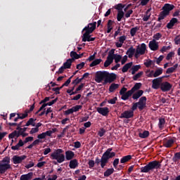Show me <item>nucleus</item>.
Wrapping results in <instances>:
<instances>
[{"label":"nucleus","instance_id":"1","mask_svg":"<svg viewBox=\"0 0 180 180\" xmlns=\"http://www.w3.org/2000/svg\"><path fill=\"white\" fill-rule=\"evenodd\" d=\"M63 149L55 150L52 153H51V160H55L58 162V164L64 162L65 161V155L63 154Z\"/></svg>","mask_w":180,"mask_h":180},{"label":"nucleus","instance_id":"2","mask_svg":"<svg viewBox=\"0 0 180 180\" xmlns=\"http://www.w3.org/2000/svg\"><path fill=\"white\" fill-rule=\"evenodd\" d=\"M8 169H12L11 159L8 157H5L0 161V174H5Z\"/></svg>","mask_w":180,"mask_h":180},{"label":"nucleus","instance_id":"3","mask_svg":"<svg viewBox=\"0 0 180 180\" xmlns=\"http://www.w3.org/2000/svg\"><path fill=\"white\" fill-rule=\"evenodd\" d=\"M160 168V162L153 161L149 162L147 165L141 168V172L147 173L151 169H158Z\"/></svg>","mask_w":180,"mask_h":180},{"label":"nucleus","instance_id":"4","mask_svg":"<svg viewBox=\"0 0 180 180\" xmlns=\"http://www.w3.org/2000/svg\"><path fill=\"white\" fill-rule=\"evenodd\" d=\"M174 9V6L171 4H166L163 7V11L159 15L158 20H162V19H165L168 15H169V12Z\"/></svg>","mask_w":180,"mask_h":180},{"label":"nucleus","instance_id":"5","mask_svg":"<svg viewBox=\"0 0 180 180\" xmlns=\"http://www.w3.org/2000/svg\"><path fill=\"white\" fill-rule=\"evenodd\" d=\"M146 50L147 46L146 44H141V45L138 46L135 52L136 58H139L140 56H143V54H146Z\"/></svg>","mask_w":180,"mask_h":180},{"label":"nucleus","instance_id":"6","mask_svg":"<svg viewBox=\"0 0 180 180\" xmlns=\"http://www.w3.org/2000/svg\"><path fill=\"white\" fill-rule=\"evenodd\" d=\"M106 71H98L96 73L95 81L101 84L103 79H105Z\"/></svg>","mask_w":180,"mask_h":180},{"label":"nucleus","instance_id":"7","mask_svg":"<svg viewBox=\"0 0 180 180\" xmlns=\"http://www.w3.org/2000/svg\"><path fill=\"white\" fill-rule=\"evenodd\" d=\"M162 84V77L154 79L152 81V88L153 89H158L160 86L161 87Z\"/></svg>","mask_w":180,"mask_h":180},{"label":"nucleus","instance_id":"8","mask_svg":"<svg viewBox=\"0 0 180 180\" xmlns=\"http://www.w3.org/2000/svg\"><path fill=\"white\" fill-rule=\"evenodd\" d=\"M116 79V75L111 73L110 74L108 72H105V82H113Z\"/></svg>","mask_w":180,"mask_h":180},{"label":"nucleus","instance_id":"9","mask_svg":"<svg viewBox=\"0 0 180 180\" xmlns=\"http://www.w3.org/2000/svg\"><path fill=\"white\" fill-rule=\"evenodd\" d=\"M24 160H26V155H21V156L14 155L13 157V164H20V162H22V161H23Z\"/></svg>","mask_w":180,"mask_h":180},{"label":"nucleus","instance_id":"10","mask_svg":"<svg viewBox=\"0 0 180 180\" xmlns=\"http://www.w3.org/2000/svg\"><path fill=\"white\" fill-rule=\"evenodd\" d=\"M147 102V98L146 96H143L139 99V101L138 102V108L141 110H143L144 109V107L146 106V103Z\"/></svg>","mask_w":180,"mask_h":180},{"label":"nucleus","instance_id":"11","mask_svg":"<svg viewBox=\"0 0 180 180\" xmlns=\"http://www.w3.org/2000/svg\"><path fill=\"white\" fill-rule=\"evenodd\" d=\"M91 33L88 31H86V32L83 34L82 37V41H94L95 40V38H91Z\"/></svg>","mask_w":180,"mask_h":180},{"label":"nucleus","instance_id":"12","mask_svg":"<svg viewBox=\"0 0 180 180\" xmlns=\"http://www.w3.org/2000/svg\"><path fill=\"white\" fill-rule=\"evenodd\" d=\"M149 48L152 51H157V49H158V42L155 41V39H153L149 42Z\"/></svg>","mask_w":180,"mask_h":180},{"label":"nucleus","instance_id":"13","mask_svg":"<svg viewBox=\"0 0 180 180\" xmlns=\"http://www.w3.org/2000/svg\"><path fill=\"white\" fill-rule=\"evenodd\" d=\"M96 22H94V23H89L87 27H85L83 30H86L87 32H89V33H92V32H94V30L96 29Z\"/></svg>","mask_w":180,"mask_h":180},{"label":"nucleus","instance_id":"14","mask_svg":"<svg viewBox=\"0 0 180 180\" xmlns=\"http://www.w3.org/2000/svg\"><path fill=\"white\" fill-rule=\"evenodd\" d=\"M126 39H127V37L124 35L120 37L118 39V41L115 42L116 47H117L118 49L122 47V46H123V43L126 41Z\"/></svg>","mask_w":180,"mask_h":180},{"label":"nucleus","instance_id":"15","mask_svg":"<svg viewBox=\"0 0 180 180\" xmlns=\"http://www.w3.org/2000/svg\"><path fill=\"white\" fill-rule=\"evenodd\" d=\"M97 112L102 115L103 116H108L109 114V108L108 107L98 108H97Z\"/></svg>","mask_w":180,"mask_h":180},{"label":"nucleus","instance_id":"16","mask_svg":"<svg viewBox=\"0 0 180 180\" xmlns=\"http://www.w3.org/2000/svg\"><path fill=\"white\" fill-rule=\"evenodd\" d=\"M113 63V53H109L104 63V67H108Z\"/></svg>","mask_w":180,"mask_h":180},{"label":"nucleus","instance_id":"17","mask_svg":"<svg viewBox=\"0 0 180 180\" xmlns=\"http://www.w3.org/2000/svg\"><path fill=\"white\" fill-rule=\"evenodd\" d=\"M56 102H57V98H55L54 100H53L51 102H49L47 103H44L40 107L39 110L36 112V115H37V113H39V112H41V110H43V109H44V108H46V106H51L52 105H54V103H56Z\"/></svg>","mask_w":180,"mask_h":180},{"label":"nucleus","instance_id":"18","mask_svg":"<svg viewBox=\"0 0 180 180\" xmlns=\"http://www.w3.org/2000/svg\"><path fill=\"white\" fill-rule=\"evenodd\" d=\"M103 155H105L107 160H109V158H113V157L116 155V153H115V152H112V148H108Z\"/></svg>","mask_w":180,"mask_h":180},{"label":"nucleus","instance_id":"19","mask_svg":"<svg viewBox=\"0 0 180 180\" xmlns=\"http://www.w3.org/2000/svg\"><path fill=\"white\" fill-rule=\"evenodd\" d=\"M132 116H133V111L127 110L121 114L120 118L123 119L124 117V119H130V117H132Z\"/></svg>","mask_w":180,"mask_h":180},{"label":"nucleus","instance_id":"20","mask_svg":"<svg viewBox=\"0 0 180 180\" xmlns=\"http://www.w3.org/2000/svg\"><path fill=\"white\" fill-rule=\"evenodd\" d=\"M171 84H169L168 82L162 83L160 86L162 91H163L164 92L169 91V89H171Z\"/></svg>","mask_w":180,"mask_h":180},{"label":"nucleus","instance_id":"21","mask_svg":"<svg viewBox=\"0 0 180 180\" xmlns=\"http://www.w3.org/2000/svg\"><path fill=\"white\" fill-rule=\"evenodd\" d=\"M75 156V153H74V152H72V150H67L65 152V158L68 161L72 160Z\"/></svg>","mask_w":180,"mask_h":180},{"label":"nucleus","instance_id":"22","mask_svg":"<svg viewBox=\"0 0 180 180\" xmlns=\"http://www.w3.org/2000/svg\"><path fill=\"white\" fill-rule=\"evenodd\" d=\"M141 68V65H136L131 67V70H129V72L131 73L132 75H134Z\"/></svg>","mask_w":180,"mask_h":180},{"label":"nucleus","instance_id":"23","mask_svg":"<svg viewBox=\"0 0 180 180\" xmlns=\"http://www.w3.org/2000/svg\"><path fill=\"white\" fill-rule=\"evenodd\" d=\"M23 146H25V142H23L22 139H20L15 146L11 147V150H19V148H20V147H23Z\"/></svg>","mask_w":180,"mask_h":180},{"label":"nucleus","instance_id":"24","mask_svg":"<svg viewBox=\"0 0 180 180\" xmlns=\"http://www.w3.org/2000/svg\"><path fill=\"white\" fill-rule=\"evenodd\" d=\"M108 160H109L108 159V158H106V155H103V156L101 157V168H105V166L106 165V164H108Z\"/></svg>","mask_w":180,"mask_h":180},{"label":"nucleus","instance_id":"25","mask_svg":"<svg viewBox=\"0 0 180 180\" xmlns=\"http://www.w3.org/2000/svg\"><path fill=\"white\" fill-rule=\"evenodd\" d=\"M178 22V19L173 18L170 22L169 23H167V29H172V27H174V25H175V23Z\"/></svg>","mask_w":180,"mask_h":180},{"label":"nucleus","instance_id":"26","mask_svg":"<svg viewBox=\"0 0 180 180\" xmlns=\"http://www.w3.org/2000/svg\"><path fill=\"white\" fill-rule=\"evenodd\" d=\"M32 176H33V173L30 172L27 174L21 175L20 180H30V179H32Z\"/></svg>","mask_w":180,"mask_h":180},{"label":"nucleus","instance_id":"27","mask_svg":"<svg viewBox=\"0 0 180 180\" xmlns=\"http://www.w3.org/2000/svg\"><path fill=\"white\" fill-rule=\"evenodd\" d=\"M69 166L72 169H75V168L78 167V160H77V159L70 160Z\"/></svg>","mask_w":180,"mask_h":180},{"label":"nucleus","instance_id":"28","mask_svg":"<svg viewBox=\"0 0 180 180\" xmlns=\"http://www.w3.org/2000/svg\"><path fill=\"white\" fill-rule=\"evenodd\" d=\"M82 56H83V54L79 55L75 51L70 52V57H72V60H73V61L75 60H78V58H81L82 57Z\"/></svg>","mask_w":180,"mask_h":180},{"label":"nucleus","instance_id":"29","mask_svg":"<svg viewBox=\"0 0 180 180\" xmlns=\"http://www.w3.org/2000/svg\"><path fill=\"white\" fill-rule=\"evenodd\" d=\"M174 143H175V140L170 139L164 143V146L166 147V148H169V147H172Z\"/></svg>","mask_w":180,"mask_h":180},{"label":"nucleus","instance_id":"30","mask_svg":"<svg viewBox=\"0 0 180 180\" xmlns=\"http://www.w3.org/2000/svg\"><path fill=\"white\" fill-rule=\"evenodd\" d=\"M135 53H136V49H134V48L133 47H131L127 51V56H128L129 58H131V57L134 56Z\"/></svg>","mask_w":180,"mask_h":180},{"label":"nucleus","instance_id":"31","mask_svg":"<svg viewBox=\"0 0 180 180\" xmlns=\"http://www.w3.org/2000/svg\"><path fill=\"white\" fill-rule=\"evenodd\" d=\"M132 65H133V63L132 62H130V63H128L125 64L123 66L122 69V72H127L129 69L131 68Z\"/></svg>","mask_w":180,"mask_h":180},{"label":"nucleus","instance_id":"32","mask_svg":"<svg viewBox=\"0 0 180 180\" xmlns=\"http://www.w3.org/2000/svg\"><path fill=\"white\" fill-rule=\"evenodd\" d=\"M139 30H140V27H134L133 28L131 29L130 30V34L132 37H134V36H136V33H137V32H139Z\"/></svg>","mask_w":180,"mask_h":180},{"label":"nucleus","instance_id":"33","mask_svg":"<svg viewBox=\"0 0 180 180\" xmlns=\"http://www.w3.org/2000/svg\"><path fill=\"white\" fill-rule=\"evenodd\" d=\"M178 68V63L175 64L173 67L167 69V74H172Z\"/></svg>","mask_w":180,"mask_h":180},{"label":"nucleus","instance_id":"34","mask_svg":"<svg viewBox=\"0 0 180 180\" xmlns=\"http://www.w3.org/2000/svg\"><path fill=\"white\" fill-rule=\"evenodd\" d=\"M114 172H115V169H113V168L108 169L104 172V176H105V177L110 176V175H112V174H113Z\"/></svg>","mask_w":180,"mask_h":180},{"label":"nucleus","instance_id":"35","mask_svg":"<svg viewBox=\"0 0 180 180\" xmlns=\"http://www.w3.org/2000/svg\"><path fill=\"white\" fill-rule=\"evenodd\" d=\"M143 94H144V91H143V90H139L136 93L134 94L132 98L133 99H139V98H140Z\"/></svg>","mask_w":180,"mask_h":180},{"label":"nucleus","instance_id":"36","mask_svg":"<svg viewBox=\"0 0 180 180\" xmlns=\"http://www.w3.org/2000/svg\"><path fill=\"white\" fill-rule=\"evenodd\" d=\"M130 160H131V155H128L127 156L123 157L120 160V162H121V164H124V162H127V161H130Z\"/></svg>","mask_w":180,"mask_h":180},{"label":"nucleus","instance_id":"37","mask_svg":"<svg viewBox=\"0 0 180 180\" xmlns=\"http://www.w3.org/2000/svg\"><path fill=\"white\" fill-rule=\"evenodd\" d=\"M72 61H74V59H68L67 61L63 64V66L67 68H71V64H72Z\"/></svg>","mask_w":180,"mask_h":180},{"label":"nucleus","instance_id":"38","mask_svg":"<svg viewBox=\"0 0 180 180\" xmlns=\"http://www.w3.org/2000/svg\"><path fill=\"white\" fill-rule=\"evenodd\" d=\"M117 88H119V84L112 83L109 87V91L110 92H114L115 89H117Z\"/></svg>","mask_w":180,"mask_h":180},{"label":"nucleus","instance_id":"39","mask_svg":"<svg viewBox=\"0 0 180 180\" xmlns=\"http://www.w3.org/2000/svg\"><path fill=\"white\" fill-rule=\"evenodd\" d=\"M113 25V22L112 21V20H108V30H107V33H110V32H112V29H113V27L112 26Z\"/></svg>","mask_w":180,"mask_h":180},{"label":"nucleus","instance_id":"40","mask_svg":"<svg viewBox=\"0 0 180 180\" xmlns=\"http://www.w3.org/2000/svg\"><path fill=\"white\" fill-rule=\"evenodd\" d=\"M101 63H102V59H96L90 64V67H95V65H98Z\"/></svg>","mask_w":180,"mask_h":180},{"label":"nucleus","instance_id":"41","mask_svg":"<svg viewBox=\"0 0 180 180\" xmlns=\"http://www.w3.org/2000/svg\"><path fill=\"white\" fill-rule=\"evenodd\" d=\"M149 134L150 133L148 132V131H144L139 133V137H141V139H146V137H148Z\"/></svg>","mask_w":180,"mask_h":180},{"label":"nucleus","instance_id":"42","mask_svg":"<svg viewBox=\"0 0 180 180\" xmlns=\"http://www.w3.org/2000/svg\"><path fill=\"white\" fill-rule=\"evenodd\" d=\"M46 136L49 137V134H48L47 131L46 132H43V133L39 134L37 136V139H39V140H42L43 139H46Z\"/></svg>","mask_w":180,"mask_h":180},{"label":"nucleus","instance_id":"43","mask_svg":"<svg viewBox=\"0 0 180 180\" xmlns=\"http://www.w3.org/2000/svg\"><path fill=\"white\" fill-rule=\"evenodd\" d=\"M143 74H144V72L143 71H141L137 74H136L134 76H133L134 81H137L139 78H141V77L143 76Z\"/></svg>","mask_w":180,"mask_h":180},{"label":"nucleus","instance_id":"44","mask_svg":"<svg viewBox=\"0 0 180 180\" xmlns=\"http://www.w3.org/2000/svg\"><path fill=\"white\" fill-rule=\"evenodd\" d=\"M161 74H162V68L157 69L155 71H154L155 78H157V77H160Z\"/></svg>","mask_w":180,"mask_h":180},{"label":"nucleus","instance_id":"45","mask_svg":"<svg viewBox=\"0 0 180 180\" xmlns=\"http://www.w3.org/2000/svg\"><path fill=\"white\" fill-rule=\"evenodd\" d=\"M146 76L148 78H155V75H154V70H147L146 71Z\"/></svg>","mask_w":180,"mask_h":180},{"label":"nucleus","instance_id":"46","mask_svg":"<svg viewBox=\"0 0 180 180\" xmlns=\"http://www.w3.org/2000/svg\"><path fill=\"white\" fill-rule=\"evenodd\" d=\"M36 121V120L33 119V118H30L26 123L25 126H33V127H34L35 124L34 122Z\"/></svg>","mask_w":180,"mask_h":180},{"label":"nucleus","instance_id":"47","mask_svg":"<svg viewBox=\"0 0 180 180\" xmlns=\"http://www.w3.org/2000/svg\"><path fill=\"white\" fill-rule=\"evenodd\" d=\"M164 124H165V119H164V118L159 119L158 127L160 129H162V127H164Z\"/></svg>","mask_w":180,"mask_h":180},{"label":"nucleus","instance_id":"48","mask_svg":"<svg viewBox=\"0 0 180 180\" xmlns=\"http://www.w3.org/2000/svg\"><path fill=\"white\" fill-rule=\"evenodd\" d=\"M113 60H115V63H119L121 60H122V56L120 55H117V54H115V55H113Z\"/></svg>","mask_w":180,"mask_h":180},{"label":"nucleus","instance_id":"49","mask_svg":"<svg viewBox=\"0 0 180 180\" xmlns=\"http://www.w3.org/2000/svg\"><path fill=\"white\" fill-rule=\"evenodd\" d=\"M124 16V13L123 11H118L117 19L118 22H120L122 20V18Z\"/></svg>","mask_w":180,"mask_h":180},{"label":"nucleus","instance_id":"50","mask_svg":"<svg viewBox=\"0 0 180 180\" xmlns=\"http://www.w3.org/2000/svg\"><path fill=\"white\" fill-rule=\"evenodd\" d=\"M144 65H146V67H147V68L151 67V65H153V60H151L150 59L145 60Z\"/></svg>","mask_w":180,"mask_h":180},{"label":"nucleus","instance_id":"51","mask_svg":"<svg viewBox=\"0 0 180 180\" xmlns=\"http://www.w3.org/2000/svg\"><path fill=\"white\" fill-rule=\"evenodd\" d=\"M140 88H141V83H136L131 89L135 92V91H138Z\"/></svg>","mask_w":180,"mask_h":180},{"label":"nucleus","instance_id":"52","mask_svg":"<svg viewBox=\"0 0 180 180\" xmlns=\"http://www.w3.org/2000/svg\"><path fill=\"white\" fill-rule=\"evenodd\" d=\"M179 160H180V152H178L174 154V156L173 158V161H174V162H176V161Z\"/></svg>","mask_w":180,"mask_h":180},{"label":"nucleus","instance_id":"53","mask_svg":"<svg viewBox=\"0 0 180 180\" xmlns=\"http://www.w3.org/2000/svg\"><path fill=\"white\" fill-rule=\"evenodd\" d=\"M56 131H57V128H53L51 130L46 131V132L48 133L49 137H51V134H53V133H56Z\"/></svg>","mask_w":180,"mask_h":180},{"label":"nucleus","instance_id":"54","mask_svg":"<svg viewBox=\"0 0 180 180\" xmlns=\"http://www.w3.org/2000/svg\"><path fill=\"white\" fill-rule=\"evenodd\" d=\"M115 9H117L118 12L123 11V5H122V4H119L118 5L115 6Z\"/></svg>","mask_w":180,"mask_h":180},{"label":"nucleus","instance_id":"55","mask_svg":"<svg viewBox=\"0 0 180 180\" xmlns=\"http://www.w3.org/2000/svg\"><path fill=\"white\" fill-rule=\"evenodd\" d=\"M174 54H175V53H174V52H169V53L167 54V57H166V60H171V59L172 58V57H174Z\"/></svg>","mask_w":180,"mask_h":180},{"label":"nucleus","instance_id":"56","mask_svg":"<svg viewBox=\"0 0 180 180\" xmlns=\"http://www.w3.org/2000/svg\"><path fill=\"white\" fill-rule=\"evenodd\" d=\"M117 101V98L115 97L113 98H111L110 100H108V103H110L111 105H115V103H116V101Z\"/></svg>","mask_w":180,"mask_h":180},{"label":"nucleus","instance_id":"57","mask_svg":"<svg viewBox=\"0 0 180 180\" xmlns=\"http://www.w3.org/2000/svg\"><path fill=\"white\" fill-rule=\"evenodd\" d=\"M73 109V112H78L79 109H82V105H75L72 108Z\"/></svg>","mask_w":180,"mask_h":180},{"label":"nucleus","instance_id":"58","mask_svg":"<svg viewBox=\"0 0 180 180\" xmlns=\"http://www.w3.org/2000/svg\"><path fill=\"white\" fill-rule=\"evenodd\" d=\"M105 133H106V131H105V129H101L98 131V136H99L100 137H103V136L105 135Z\"/></svg>","mask_w":180,"mask_h":180},{"label":"nucleus","instance_id":"59","mask_svg":"<svg viewBox=\"0 0 180 180\" xmlns=\"http://www.w3.org/2000/svg\"><path fill=\"white\" fill-rule=\"evenodd\" d=\"M30 134H34V133H39V129L35 127V128H32L31 131H30Z\"/></svg>","mask_w":180,"mask_h":180},{"label":"nucleus","instance_id":"60","mask_svg":"<svg viewBox=\"0 0 180 180\" xmlns=\"http://www.w3.org/2000/svg\"><path fill=\"white\" fill-rule=\"evenodd\" d=\"M118 165H119V158H116L113 162L114 168H117Z\"/></svg>","mask_w":180,"mask_h":180},{"label":"nucleus","instance_id":"61","mask_svg":"<svg viewBox=\"0 0 180 180\" xmlns=\"http://www.w3.org/2000/svg\"><path fill=\"white\" fill-rule=\"evenodd\" d=\"M153 38L155 39V40H160V39H161V34L160 33H157L153 36Z\"/></svg>","mask_w":180,"mask_h":180},{"label":"nucleus","instance_id":"62","mask_svg":"<svg viewBox=\"0 0 180 180\" xmlns=\"http://www.w3.org/2000/svg\"><path fill=\"white\" fill-rule=\"evenodd\" d=\"M29 141H33V136L27 137V138L25 139V140L24 141V143H29Z\"/></svg>","mask_w":180,"mask_h":180},{"label":"nucleus","instance_id":"63","mask_svg":"<svg viewBox=\"0 0 180 180\" xmlns=\"http://www.w3.org/2000/svg\"><path fill=\"white\" fill-rule=\"evenodd\" d=\"M18 117L20 119H25V117H27V112L24 114L18 115Z\"/></svg>","mask_w":180,"mask_h":180},{"label":"nucleus","instance_id":"64","mask_svg":"<svg viewBox=\"0 0 180 180\" xmlns=\"http://www.w3.org/2000/svg\"><path fill=\"white\" fill-rule=\"evenodd\" d=\"M174 43H175V44H180V37H176L174 39Z\"/></svg>","mask_w":180,"mask_h":180}]
</instances>
